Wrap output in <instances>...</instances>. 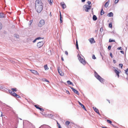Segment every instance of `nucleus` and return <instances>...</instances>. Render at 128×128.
<instances>
[{
  "label": "nucleus",
  "mask_w": 128,
  "mask_h": 128,
  "mask_svg": "<svg viewBox=\"0 0 128 128\" xmlns=\"http://www.w3.org/2000/svg\"><path fill=\"white\" fill-rule=\"evenodd\" d=\"M43 8V4L41 0H36L35 2V9L36 12L40 13Z\"/></svg>",
  "instance_id": "1"
},
{
  "label": "nucleus",
  "mask_w": 128,
  "mask_h": 128,
  "mask_svg": "<svg viewBox=\"0 0 128 128\" xmlns=\"http://www.w3.org/2000/svg\"><path fill=\"white\" fill-rule=\"evenodd\" d=\"M94 76L95 77L102 83L104 81V80L101 78L95 71L94 72Z\"/></svg>",
  "instance_id": "2"
},
{
  "label": "nucleus",
  "mask_w": 128,
  "mask_h": 128,
  "mask_svg": "<svg viewBox=\"0 0 128 128\" xmlns=\"http://www.w3.org/2000/svg\"><path fill=\"white\" fill-rule=\"evenodd\" d=\"M78 60L81 63L84 65L86 63V62L84 60V59L82 58H81V56H80L79 54L78 55Z\"/></svg>",
  "instance_id": "3"
},
{
  "label": "nucleus",
  "mask_w": 128,
  "mask_h": 128,
  "mask_svg": "<svg viewBox=\"0 0 128 128\" xmlns=\"http://www.w3.org/2000/svg\"><path fill=\"white\" fill-rule=\"evenodd\" d=\"M44 21L43 20H41L40 21L38 25L39 27H41L44 25Z\"/></svg>",
  "instance_id": "4"
},
{
  "label": "nucleus",
  "mask_w": 128,
  "mask_h": 128,
  "mask_svg": "<svg viewBox=\"0 0 128 128\" xmlns=\"http://www.w3.org/2000/svg\"><path fill=\"white\" fill-rule=\"evenodd\" d=\"M85 11L86 12L89 11V10H90L91 8V6L88 5H85L84 6Z\"/></svg>",
  "instance_id": "5"
},
{
  "label": "nucleus",
  "mask_w": 128,
  "mask_h": 128,
  "mask_svg": "<svg viewBox=\"0 0 128 128\" xmlns=\"http://www.w3.org/2000/svg\"><path fill=\"white\" fill-rule=\"evenodd\" d=\"M44 44V42H40L37 43V46L38 48H40L42 47L43 46Z\"/></svg>",
  "instance_id": "6"
},
{
  "label": "nucleus",
  "mask_w": 128,
  "mask_h": 128,
  "mask_svg": "<svg viewBox=\"0 0 128 128\" xmlns=\"http://www.w3.org/2000/svg\"><path fill=\"white\" fill-rule=\"evenodd\" d=\"M58 73L60 76H63L64 75V73L62 72L61 70H60V67H58Z\"/></svg>",
  "instance_id": "7"
},
{
  "label": "nucleus",
  "mask_w": 128,
  "mask_h": 128,
  "mask_svg": "<svg viewBox=\"0 0 128 128\" xmlns=\"http://www.w3.org/2000/svg\"><path fill=\"white\" fill-rule=\"evenodd\" d=\"M30 71L33 74H37L38 75H39V74L38 72L36 71L32 70H30Z\"/></svg>",
  "instance_id": "8"
},
{
  "label": "nucleus",
  "mask_w": 128,
  "mask_h": 128,
  "mask_svg": "<svg viewBox=\"0 0 128 128\" xmlns=\"http://www.w3.org/2000/svg\"><path fill=\"white\" fill-rule=\"evenodd\" d=\"M39 128H51L48 125H43L41 126Z\"/></svg>",
  "instance_id": "9"
},
{
  "label": "nucleus",
  "mask_w": 128,
  "mask_h": 128,
  "mask_svg": "<svg viewBox=\"0 0 128 128\" xmlns=\"http://www.w3.org/2000/svg\"><path fill=\"white\" fill-rule=\"evenodd\" d=\"M93 108L94 110V111L96 112L99 115H100V113L99 110L96 107H93Z\"/></svg>",
  "instance_id": "10"
},
{
  "label": "nucleus",
  "mask_w": 128,
  "mask_h": 128,
  "mask_svg": "<svg viewBox=\"0 0 128 128\" xmlns=\"http://www.w3.org/2000/svg\"><path fill=\"white\" fill-rule=\"evenodd\" d=\"M60 4L62 6V8L63 9H64L66 8V5L65 4L64 2H61L60 3Z\"/></svg>",
  "instance_id": "11"
},
{
  "label": "nucleus",
  "mask_w": 128,
  "mask_h": 128,
  "mask_svg": "<svg viewBox=\"0 0 128 128\" xmlns=\"http://www.w3.org/2000/svg\"><path fill=\"white\" fill-rule=\"evenodd\" d=\"M6 16V15L3 14L2 13H0V18H2L5 17Z\"/></svg>",
  "instance_id": "12"
},
{
  "label": "nucleus",
  "mask_w": 128,
  "mask_h": 128,
  "mask_svg": "<svg viewBox=\"0 0 128 128\" xmlns=\"http://www.w3.org/2000/svg\"><path fill=\"white\" fill-rule=\"evenodd\" d=\"M90 42L91 43H94L95 42L94 38H91L89 39Z\"/></svg>",
  "instance_id": "13"
},
{
  "label": "nucleus",
  "mask_w": 128,
  "mask_h": 128,
  "mask_svg": "<svg viewBox=\"0 0 128 128\" xmlns=\"http://www.w3.org/2000/svg\"><path fill=\"white\" fill-rule=\"evenodd\" d=\"M114 71L115 73H116L117 75L118 76V78L119 76V72L118 71L116 70L115 69L114 70Z\"/></svg>",
  "instance_id": "14"
},
{
  "label": "nucleus",
  "mask_w": 128,
  "mask_h": 128,
  "mask_svg": "<svg viewBox=\"0 0 128 128\" xmlns=\"http://www.w3.org/2000/svg\"><path fill=\"white\" fill-rule=\"evenodd\" d=\"M78 102L79 103V104L85 110H86V109L85 108L84 106L81 103H80V102Z\"/></svg>",
  "instance_id": "15"
},
{
  "label": "nucleus",
  "mask_w": 128,
  "mask_h": 128,
  "mask_svg": "<svg viewBox=\"0 0 128 128\" xmlns=\"http://www.w3.org/2000/svg\"><path fill=\"white\" fill-rule=\"evenodd\" d=\"M107 16L109 17H112L113 16V14L112 12H111L109 13Z\"/></svg>",
  "instance_id": "16"
},
{
  "label": "nucleus",
  "mask_w": 128,
  "mask_h": 128,
  "mask_svg": "<svg viewBox=\"0 0 128 128\" xmlns=\"http://www.w3.org/2000/svg\"><path fill=\"white\" fill-rule=\"evenodd\" d=\"M109 2H110V0H108V1L105 3V4L104 5V6L106 8L108 6V3Z\"/></svg>",
  "instance_id": "17"
},
{
  "label": "nucleus",
  "mask_w": 128,
  "mask_h": 128,
  "mask_svg": "<svg viewBox=\"0 0 128 128\" xmlns=\"http://www.w3.org/2000/svg\"><path fill=\"white\" fill-rule=\"evenodd\" d=\"M92 19L94 21H96L97 19V18L95 15H94L93 16Z\"/></svg>",
  "instance_id": "18"
},
{
  "label": "nucleus",
  "mask_w": 128,
  "mask_h": 128,
  "mask_svg": "<svg viewBox=\"0 0 128 128\" xmlns=\"http://www.w3.org/2000/svg\"><path fill=\"white\" fill-rule=\"evenodd\" d=\"M73 91L74 92V93L76 94H77L78 95H79V94L78 92L75 89Z\"/></svg>",
  "instance_id": "19"
},
{
  "label": "nucleus",
  "mask_w": 128,
  "mask_h": 128,
  "mask_svg": "<svg viewBox=\"0 0 128 128\" xmlns=\"http://www.w3.org/2000/svg\"><path fill=\"white\" fill-rule=\"evenodd\" d=\"M12 93L11 94L12 95L15 97L16 95V94L14 92H12Z\"/></svg>",
  "instance_id": "20"
},
{
  "label": "nucleus",
  "mask_w": 128,
  "mask_h": 128,
  "mask_svg": "<svg viewBox=\"0 0 128 128\" xmlns=\"http://www.w3.org/2000/svg\"><path fill=\"white\" fill-rule=\"evenodd\" d=\"M104 14V12L103 11V9L102 8L100 12V15H102Z\"/></svg>",
  "instance_id": "21"
},
{
  "label": "nucleus",
  "mask_w": 128,
  "mask_h": 128,
  "mask_svg": "<svg viewBox=\"0 0 128 128\" xmlns=\"http://www.w3.org/2000/svg\"><path fill=\"white\" fill-rule=\"evenodd\" d=\"M48 116L50 118H52L53 116L50 114H48Z\"/></svg>",
  "instance_id": "22"
},
{
  "label": "nucleus",
  "mask_w": 128,
  "mask_h": 128,
  "mask_svg": "<svg viewBox=\"0 0 128 128\" xmlns=\"http://www.w3.org/2000/svg\"><path fill=\"white\" fill-rule=\"evenodd\" d=\"M44 68L46 70H48V68L47 65H46L44 66Z\"/></svg>",
  "instance_id": "23"
},
{
  "label": "nucleus",
  "mask_w": 128,
  "mask_h": 128,
  "mask_svg": "<svg viewBox=\"0 0 128 128\" xmlns=\"http://www.w3.org/2000/svg\"><path fill=\"white\" fill-rule=\"evenodd\" d=\"M76 48L77 49H78V41L77 40H76Z\"/></svg>",
  "instance_id": "24"
},
{
  "label": "nucleus",
  "mask_w": 128,
  "mask_h": 128,
  "mask_svg": "<svg viewBox=\"0 0 128 128\" xmlns=\"http://www.w3.org/2000/svg\"><path fill=\"white\" fill-rule=\"evenodd\" d=\"M14 36L16 38H18L19 37V36L16 34H15L14 35Z\"/></svg>",
  "instance_id": "25"
},
{
  "label": "nucleus",
  "mask_w": 128,
  "mask_h": 128,
  "mask_svg": "<svg viewBox=\"0 0 128 128\" xmlns=\"http://www.w3.org/2000/svg\"><path fill=\"white\" fill-rule=\"evenodd\" d=\"M67 82L68 84L70 85L72 84V82H71L70 81V80H68L67 81Z\"/></svg>",
  "instance_id": "26"
},
{
  "label": "nucleus",
  "mask_w": 128,
  "mask_h": 128,
  "mask_svg": "<svg viewBox=\"0 0 128 128\" xmlns=\"http://www.w3.org/2000/svg\"><path fill=\"white\" fill-rule=\"evenodd\" d=\"M48 1L50 4V5L52 4V3L53 2L52 0H48Z\"/></svg>",
  "instance_id": "27"
},
{
  "label": "nucleus",
  "mask_w": 128,
  "mask_h": 128,
  "mask_svg": "<svg viewBox=\"0 0 128 128\" xmlns=\"http://www.w3.org/2000/svg\"><path fill=\"white\" fill-rule=\"evenodd\" d=\"M125 73L126 74H128V68H127L126 70H125Z\"/></svg>",
  "instance_id": "28"
},
{
  "label": "nucleus",
  "mask_w": 128,
  "mask_h": 128,
  "mask_svg": "<svg viewBox=\"0 0 128 128\" xmlns=\"http://www.w3.org/2000/svg\"><path fill=\"white\" fill-rule=\"evenodd\" d=\"M70 123V122L68 121H66V122L65 124L67 126Z\"/></svg>",
  "instance_id": "29"
},
{
  "label": "nucleus",
  "mask_w": 128,
  "mask_h": 128,
  "mask_svg": "<svg viewBox=\"0 0 128 128\" xmlns=\"http://www.w3.org/2000/svg\"><path fill=\"white\" fill-rule=\"evenodd\" d=\"M107 121L108 123L110 124H112V122L110 120H107Z\"/></svg>",
  "instance_id": "30"
},
{
  "label": "nucleus",
  "mask_w": 128,
  "mask_h": 128,
  "mask_svg": "<svg viewBox=\"0 0 128 128\" xmlns=\"http://www.w3.org/2000/svg\"><path fill=\"white\" fill-rule=\"evenodd\" d=\"M11 89L13 90V91L16 92L17 91V89L16 88H12Z\"/></svg>",
  "instance_id": "31"
},
{
  "label": "nucleus",
  "mask_w": 128,
  "mask_h": 128,
  "mask_svg": "<svg viewBox=\"0 0 128 128\" xmlns=\"http://www.w3.org/2000/svg\"><path fill=\"white\" fill-rule=\"evenodd\" d=\"M44 38H41L40 37H38L37 38H36V39H37V40H38L39 39H44Z\"/></svg>",
  "instance_id": "32"
},
{
  "label": "nucleus",
  "mask_w": 128,
  "mask_h": 128,
  "mask_svg": "<svg viewBox=\"0 0 128 128\" xmlns=\"http://www.w3.org/2000/svg\"><path fill=\"white\" fill-rule=\"evenodd\" d=\"M92 58L93 59H96V58L95 57L94 55H93L92 57Z\"/></svg>",
  "instance_id": "33"
},
{
  "label": "nucleus",
  "mask_w": 128,
  "mask_h": 128,
  "mask_svg": "<svg viewBox=\"0 0 128 128\" xmlns=\"http://www.w3.org/2000/svg\"><path fill=\"white\" fill-rule=\"evenodd\" d=\"M16 97L18 98H20V97L18 95L16 94V95L15 97Z\"/></svg>",
  "instance_id": "34"
},
{
  "label": "nucleus",
  "mask_w": 128,
  "mask_h": 128,
  "mask_svg": "<svg viewBox=\"0 0 128 128\" xmlns=\"http://www.w3.org/2000/svg\"><path fill=\"white\" fill-rule=\"evenodd\" d=\"M109 42H114L115 41L112 40H111V39H110L109 40Z\"/></svg>",
  "instance_id": "35"
},
{
  "label": "nucleus",
  "mask_w": 128,
  "mask_h": 128,
  "mask_svg": "<svg viewBox=\"0 0 128 128\" xmlns=\"http://www.w3.org/2000/svg\"><path fill=\"white\" fill-rule=\"evenodd\" d=\"M119 0H115L114 2V3L115 4H116L118 3Z\"/></svg>",
  "instance_id": "36"
},
{
  "label": "nucleus",
  "mask_w": 128,
  "mask_h": 128,
  "mask_svg": "<svg viewBox=\"0 0 128 128\" xmlns=\"http://www.w3.org/2000/svg\"><path fill=\"white\" fill-rule=\"evenodd\" d=\"M8 92L11 94L12 93V92H13L14 91L10 90H9Z\"/></svg>",
  "instance_id": "37"
},
{
  "label": "nucleus",
  "mask_w": 128,
  "mask_h": 128,
  "mask_svg": "<svg viewBox=\"0 0 128 128\" xmlns=\"http://www.w3.org/2000/svg\"><path fill=\"white\" fill-rule=\"evenodd\" d=\"M109 26L110 28H112V24L110 23L109 25Z\"/></svg>",
  "instance_id": "38"
},
{
  "label": "nucleus",
  "mask_w": 128,
  "mask_h": 128,
  "mask_svg": "<svg viewBox=\"0 0 128 128\" xmlns=\"http://www.w3.org/2000/svg\"><path fill=\"white\" fill-rule=\"evenodd\" d=\"M122 66H123V65L122 64H119V66H121V68H122Z\"/></svg>",
  "instance_id": "39"
},
{
  "label": "nucleus",
  "mask_w": 128,
  "mask_h": 128,
  "mask_svg": "<svg viewBox=\"0 0 128 128\" xmlns=\"http://www.w3.org/2000/svg\"><path fill=\"white\" fill-rule=\"evenodd\" d=\"M34 106L35 107H36L37 108L39 109L40 107H39L37 105H35Z\"/></svg>",
  "instance_id": "40"
},
{
  "label": "nucleus",
  "mask_w": 128,
  "mask_h": 128,
  "mask_svg": "<svg viewBox=\"0 0 128 128\" xmlns=\"http://www.w3.org/2000/svg\"><path fill=\"white\" fill-rule=\"evenodd\" d=\"M2 24L0 22V30L2 29Z\"/></svg>",
  "instance_id": "41"
},
{
  "label": "nucleus",
  "mask_w": 128,
  "mask_h": 128,
  "mask_svg": "<svg viewBox=\"0 0 128 128\" xmlns=\"http://www.w3.org/2000/svg\"><path fill=\"white\" fill-rule=\"evenodd\" d=\"M111 46H108V48L109 50H110L111 49Z\"/></svg>",
  "instance_id": "42"
},
{
  "label": "nucleus",
  "mask_w": 128,
  "mask_h": 128,
  "mask_svg": "<svg viewBox=\"0 0 128 128\" xmlns=\"http://www.w3.org/2000/svg\"><path fill=\"white\" fill-rule=\"evenodd\" d=\"M39 109L41 111H43L44 110L43 109L40 108H39Z\"/></svg>",
  "instance_id": "43"
},
{
  "label": "nucleus",
  "mask_w": 128,
  "mask_h": 128,
  "mask_svg": "<svg viewBox=\"0 0 128 128\" xmlns=\"http://www.w3.org/2000/svg\"><path fill=\"white\" fill-rule=\"evenodd\" d=\"M117 49L118 50H122V48H121V47H118V48H117Z\"/></svg>",
  "instance_id": "44"
},
{
  "label": "nucleus",
  "mask_w": 128,
  "mask_h": 128,
  "mask_svg": "<svg viewBox=\"0 0 128 128\" xmlns=\"http://www.w3.org/2000/svg\"><path fill=\"white\" fill-rule=\"evenodd\" d=\"M110 56H111V57L112 58H113L112 55V53L111 52H110Z\"/></svg>",
  "instance_id": "45"
},
{
  "label": "nucleus",
  "mask_w": 128,
  "mask_h": 128,
  "mask_svg": "<svg viewBox=\"0 0 128 128\" xmlns=\"http://www.w3.org/2000/svg\"><path fill=\"white\" fill-rule=\"evenodd\" d=\"M87 3L88 4V5H90L91 4V2L90 1H88L87 2Z\"/></svg>",
  "instance_id": "46"
},
{
  "label": "nucleus",
  "mask_w": 128,
  "mask_h": 128,
  "mask_svg": "<svg viewBox=\"0 0 128 128\" xmlns=\"http://www.w3.org/2000/svg\"><path fill=\"white\" fill-rule=\"evenodd\" d=\"M44 81L45 82H49V81L48 80H47V79H44Z\"/></svg>",
  "instance_id": "47"
},
{
  "label": "nucleus",
  "mask_w": 128,
  "mask_h": 128,
  "mask_svg": "<svg viewBox=\"0 0 128 128\" xmlns=\"http://www.w3.org/2000/svg\"><path fill=\"white\" fill-rule=\"evenodd\" d=\"M65 54L67 55H68V53L67 51H65Z\"/></svg>",
  "instance_id": "48"
},
{
  "label": "nucleus",
  "mask_w": 128,
  "mask_h": 128,
  "mask_svg": "<svg viewBox=\"0 0 128 128\" xmlns=\"http://www.w3.org/2000/svg\"><path fill=\"white\" fill-rule=\"evenodd\" d=\"M32 20H30V24L31 25V24L32 23Z\"/></svg>",
  "instance_id": "49"
},
{
  "label": "nucleus",
  "mask_w": 128,
  "mask_h": 128,
  "mask_svg": "<svg viewBox=\"0 0 128 128\" xmlns=\"http://www.w3.org/2000/svg\"><path fill=\"white\" fill-rule=\"evenodd\" d=\"M100 32H102L103 31V29L102 28H100Z\"/></svg>",
  "instance_id": "50"
},
{
  "label": "nucleus",
  "mask_w": 128,
  "mask_h": 128,
  "mask_svg": "<svg viewBox=\"0 0 128 128\" xmlns=\"http://www.w3.org/2000/svg\"><path fill=\"white\" fill-rule=\"evenodd\" d=\"M60 23H62V18H60Z\"/></svg>",
  "instance_id": "51"
},
{
  "label": "nucleus",
  "mask_w": 128,
  "mask_h": 128,
  "mask_svg": "<svg viewBox=\"0 0 128 128\" xmlns=\"http://www.w3.org/2000/svg\"><path fill=\"white\" fill-rule=\"evenodd\" d=\"M58 128H60L61 127L60 126V124H58Z\"/></svg>",
  "instance_id": "52"
},
{
  "label": "nucleus",
  "mask_w": 128,
  "mask_h": 128,
  "mask_svg": "<svg viewBox=\"0 0 128 128\" xmlns=\"http://www.w3.org/2000/svg\"><path fill=\"white\" fill-rule=\"evenodd\" d=\"M66 92L67 94H70V92H69L68 91V90H66Z\"/></svg>",
  "instance_id": "53"
},
{
  "label": "nucleus",
  "mask_w": 128,
  "mask_h": 128,
  "mask_svg": "<svg viewBox=\"0 0 128 128\" xmlns=\"http://www.w3.org/2000/svg\"><path fill=\"white\" fill-rule=\"evenodd\" d=\"M60 18H62V15L61 14V12L60 11Z\"/></svg>",
  "instance_id": "54"
},
{
  "label": "nucleus",
  "mask_w": 128,
  "mask_h": 128,
  "mask_svg": "<svg viewBox=\"0 0 128 128\" xmlns=\"http://www.w3.org/2000/svg\"><path fill=\"white\" fill-rule=\"evenodd\" d=\"M36 40H37V39H36V38L33 41V42H36Z\"/></svg>",
  "instance_id": "55"
},
{
  "label": "nucleus",
  "mask_w": 128,
  "mask_h": 128,
  "mask_svg": "<svg viewBox=\"0 0 128 128\" xmlns=\"http://www.w3.org/2000/svg\"><path fill=\"white\" fill-rule=\"evenodd\" d=\"M113 62L114 63H115L116 62V61L115 60H113Z\"/></svg>",
  "instance_id": "56"
},
{
  "label": "nucleus",
  "mask_w": 128,
  "mask_h": 128,
  "mask_svg": "<svg viewBox=\"0 0 128 128\" xmlns=\"http://www.w3.org/2000/svg\"><path fill=\"white\" fill-rule=\"evenodd\" d=\"M121 53L123 54H124V52L123 51H120Z\"/></svg>",
  "instance_id": "57"
},
{
  "label": "nucleus",
  "mask_w": 128,
  "mask_h": 128,
  "mask_svg": "<svg viewBox=\"0 0 128 128\" xmlns=\"http://www.w3.org/2000/svg\"><path fill=\"white\" fill-rule=\"evenodd\" d=\"M71 89L73 91L75 89H74L72 87H71Z\"/></svg>",
  "instance_id": "58"
},
{
  "label": "nucleus",
  "mask_w": 128,
  "mask_h": 128,
  "mask_svg": "<svg viewBox=\"0 0 128 128\" xmlns=\"http://www.w3.org/2000/svg\"><path fill=\"white\" fill-rule=\"evenodd\" d=\"M61 59H62V61H64V58H63V57H62L61 58Z\"/></svg>",
  "instance_id": "59"
},
{
  "label": "nucleus",
  "mask_w": 128,
  "mask_h": 128,
  "mask_svg": "<svg viewBox=\"0 0 128 128\" xmlns=\"http://www.w3.org/2000/svg\"><path fill=\"white\" fill-rule=\"evenodd\" d=\"M86 0H82V2H84Z\"/></svg>",
  "instance_id": "60"
},
{
  "label": "nucleus",
  "mask_w": 128,
  "mask_h": 128,
  "mask_svg": "<svg viewBox=\"0 0 128 128\" xmlns=\"http://www.w3.org/2000/svg\"><path fill=\"white\" fill-rule=\"evenodd\" d=\"M107 100L108 101V102L109 103H110V100Z\"/></svg>",
  "instance_id": "61"
},
{
  "label": "nucleus",
  "mask_w": 128,
  "mask_h": 128,
  "mask_svg": "<svg viewBox=\"0 0 128 128\" xmlns=\"http://www.w3.org/2000/svg\"><path fill=\"white\" fill-rule=\"evenodd\" d=\"M8 107L10 108H11V107H10V106H7Z\"/></svg>",
  "instance_id": "62"
},
{
  "label": "nucleus",
  "mask_w": 128,
  "mask_h": 128,
  "mask_svg": "<svg viewBox=\"0 0 128 128\" xmlns=\"http://www.w3.org/2000/svg\"><path fill=\"white\" fill-rule=\"evenodd\" d=\"M111 125H112L113 126H114V125L112 123V124H111Z\"/></svg>",
  "instance_id": "63"
},
{
  "label": "nucleus",
  "mask_w": 128,
  "mask_h": 128,
  "mask_svg": "<svg viewBox=\"0 0 128 128\" xmlns=\"http://www.w3.org/2000/svg\"><path fill=\"white\" fill-rule=\"evenodd\" d=\"M57 123L58 125L59 124L58 123V122H57Z\"/></svg>",
  "instance_id": "64"
}]
</instances>
